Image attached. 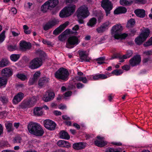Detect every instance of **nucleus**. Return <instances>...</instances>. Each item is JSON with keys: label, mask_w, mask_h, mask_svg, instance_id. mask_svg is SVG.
Instances as JSON below:
<instances>
[{"label": "nucleus", "mask_w": 152, "mask_h": 152, "mask_svg": "<svg viewBox=\"0 0 152 152\" xmlns=\"http://www.w3.org/2000/svg\"><path fill=\"white\" fill-rule=\"evenodd\" d=\"M42 64V60L38 58H36L33 59L30 62L29 67L31 69H34L39 67Z\"/></svg>", "instance_id": "obj_9"}, {"label": "nucleus", "mask_w": 152, "mask_h": 152, "mask_svg": "<svg viewBox=\"0 0 152 152\" xmlns=\"http://www.w3.org/2000/svg\"><path fill=\"white\" fill-rule=\"evenodd\" d=\"M121 56H120L118 54H114L113 56L110 59H113L117 58H119V59H121Z\"/></svg>", "instance_id": "obj_62"}, {"label": "nucleus", "mask_w": 152, "mask_h": 152, "mask_svg": "<svg viewBox=\"0 0 152 152\" xmlns=\"http://www.w3.org/2000/svg\"><path fill=\"white\" fill-rule=\"evenodd\" d=\"M104 15L103 14L101 13H99V14L98 19V21L100 22L103 19V18Z\"/></svg>", "instance_id": "obj_58"}, {"label": "nucleus", "mask_w": 152, "mask_h": 152, "mask_svg": "<svg viewBox=\"0 0 152 152\" xmlns=\"http://www.w3.org/2000/svg\"><path fill=\"white\" fill-rule=\"evenodd\" d=\"M72 147L74 149L78 150L83 148L85 146L83 143L80 142L74 143Z\"/></svg>", "instance_id": "obj_24"}, {"label": "nucleus", "mask_w": 152, "mask_h": 152, "mask_svg": "<svg viewBox=\"0 0 152 152\" xmlns=\"http://www.w3.org/2000/svg\"><path fill=\"white\" fill-rule=\"evenodd\" d=\"M120 4L123 5H128L131 4L133 2L131 0H120Z\"/></svg>", "instance_id": "obj_35"}, {"label": "nucleus", "mask_w": 152, "mask_h": 152, "mask_svg": "<svg viewBox=\"0 0 152 152\" xmlns=\"http://www.w3.org/2000/svg\"><path fill=\"white\" fill-rule=\"evenodd\" d=\"M79 57L80 59L85 61L88 62L91 59L86 54V52L85 51H79Z\"/></svg>", "instance_id": "obj_20"}, {"label": "nucleus", "mask_w": 152, "mask_h": 152, "mask_svg": "<svg viewBox=\"0 0 152 152\" xmlns=\"http://www.w3.org/2000/svg\"><path fill=\"white\" fill-rule=\"evenodd\" d=\"M55 94L53 92H50L48 93V95H44L42 97V99L45 102H47L52 100L55 96Z\"/></svg>", "instance_id": "obj_19"}, {"label": "nucleus", "mask_w": 152, "mask_h": 152, "mask_svg": "<svg viewBox=\"0 0 152 152\" xmlns=\"http://www.w3.org/2000/svg\"><path fill=\"white\" fill-rule=\"evenodd\" d=\"M79 29V26L78 25H76L73 28L72 30L74 31H72V32L71 33L74 34H76L77 33L76 31H77Z\"/></svg>", "instance_id": "obj_48"}, {"label": "nucleus", "mask_w": 152, "mask_h": 152, "mask_svg": "<svg viewBox=\"0 0 152 152\" xmlns=\"http://www.w3.org/2000/svg\"><path fill=\"white\" fill-rule=\"evenodd\" d=\"M42 108L40 107H35L34 109V113L35 115L36 116H40L43 114V112L42 110Z\"/></svg>", "instance_id": "obj_28"}, {"label": "nucleus", "mask_w": 152, "mask_h": 152, "mask_svg": "<svg viewBox=\"0 0 152 152\" xmlns=\"http://www.w3.org/2000/svg\"><path fill=\"white\" fill-rule=\"evenodd\" d=\"M7 82V78L2 77H0V86H3L4 87L6 86Z\"/></svg>", "instance_id": "obj_33"}, {"label": "nucleus", "mask_w": 152, "mask_h": 152, "mask_svg": "<svg viewBox=\"0 0 152 152\" xmlns=\"http://www.w3.org/2000/svg\"><path fill=\"white\" fill-rule=\"evenodd\" d=\"M24 97V94L22 92L18 93L14 97L12 102L15 104H17L22 100Z\"/></svg>", "instance_id": "obj_16"}, {"label": "nucleus", "mask_w": 152, "mask_h": 152, "mask_svg": "<svg viewBox=\"0 0 152 152\" xmlns=\"http://www.w3.org/2000/svg\"><path fill=\"white\" fill-rule=\"evenodd\" d=\"M37 80L35 79L33 77L30 79L29 81V83L30 85H32L34 84L37 81Z\"/></svg>", "instance_id": "obj_53"}, {"label": "nucleus", "mask_w": 152, "mask_h": 152, "mask_svg": "<svg viewBox=\"0 0 152 152\" xmlns=\"http://www.w3.org/2000/svg\"><path fill=\"white\" fill-rule=\"evenodd\" d=\"M5 126L7 132L10 133L14 131V128L12 123L7 121L5 123Z\"/></svg>", "instance_id": "obj_22"}, {"label": "nucleus", "mask_w": 152, "mask_h": 152, "mask_svg": "<svg viewBox=\"0 0 152 152\" xmlns=\"http://www.w3.org/2000/svg\"><path fill=\"white\" fill-rule=\"evenodd\" d=\"M44 124L45 127L50 130H55L56 126V124L53 121L50 120H47L44 121Z\"/></svg>", "instance_id": "obj_13"}, {"label": "nucleus", "mask_w": 152, "mask_h": 152, "mask_svg": "<svg viewBox=\"0 0 152 152\" xmlns=\"http://www.w3.org/2000/svg\"><path fill=\"white\" fill-rule=\"evenodd\" d=\"M122 68L124 70L128 71L130 69V66L128 65H125L122 66Z\"/></svg>", "instance_id": "obj_55"}, {"label": "nucleus", "mask_w": 152, "mask_h": 152, "mask_svg": "<svg viewBox=\"0 0 152 152\" xmlns=\"http://www.w3.org/2000/svg\"><path fill=\"white\" fill-rule=\"evenodd\" d=\"M84 85L81 83H79L77 84L76 86L77 88L80 89L82 88Z\"/></svg>", "instance_id": "obj_61"}, {"label": "nucleus", "mask_w": 152, "mask_h": 152, "mask_svg": "<svg viewBox=\"0 0 152 152\" xmlns=\"http://www.w3.org/2000/svg\"><path fill=\"white\" fill-rule=\"evenodd\" d=\"M150 33V31L149 29H145L140 34L139 37L135 39V41L136 43L138 45H141L148 37Z\"/></svg>", "instance_id": "obj_6"}, {"label": "nucleus", "mask_w": 152, "mask_h": 152, "mask_svg": "<svg viewBox=\"0 0 152 152\" xmlns=\"http://www.w3.org/2000/svg\"><path fill=\"white\" fill-rule=\"evenodd\" d=\"M42 42L45 44H47L48 45H51V42L50 41L47 40L45 39L42 40Z\"/></svg>", "instance_id": "obj_57"}, {"label": "nucleus", "mask_w": 152, "mask_h": 152, "mask_svg": "<svg viewBox=\"0 0 152 152\" xmlns=\"http://www.w3.org/2000/svg\"><path fill=\"white\" fill-rule=\"evenodd\" d=\"M16 76L18 78L23 81L27 79L26 76L22 74L18 73L16 75Z\"/></svg>", "instance_id": "obj_41"}, {"label": "nucleus", "mask_w": 152, "mask_h": 152, "mask_svg": "<svg viewBox=\"0 0 152 152\" xmlns=\"http://www.w3.org/2000/svg\"><path fill=\"white\" fill-rule=\"evenodd\" d=\"M58 38L61 41L63 40L65 38V35L64 32L62 33L61 35L59 36Z\"/></svg>", "instance_id": "obj_56"}, {"label": "nucleus", "mask_w": 152, "mask_h": 152, "mask_svg": "<svg viewBox=\"0 0 152 152\" xmlns=\"http://www.w3.org/2000/svg\"><path fill=\"white\" fill-rule=\"evenodd\" d=\"M136 15L140 18H143L145 15V11L143 9H137L134 11Z\"/></svg>", "instance_id": "obj_21"}, {"label": "nucleus", "mask_w": 152, "mask_h": 152, "mask_svg": "<svg viewBox=\"0 0 152 152\" xmlns=\"http://www.w3.org/2000/svg\"><path fill=\"white\" fill-rule=\"evenodd\" d=\"M94 80H96L100 79L99 74H96L94 75L93 77Z\"/></svg>", "instance_id": "obj_60"}, {"label": "nucleus", "mask_w": 152, "mask_h": 152, "mask_svg": "<svg viewBox=\"0 0 152 152\" xmlns=\"http://www.w3.org/2000/svg\"><path fill=\"white\" fill-rule=\"evenodd\" d=\"M76 80L80 81H82L83 83H86L87 82V78L86 77H82L80 76H77L76 77Z\"/></svg>", "instance_id": "obj_39"}, {"label": "nucleus", "mask_w": 152, "mask_h": 152, "mask_svg": "<svg viewBox=\"0 0 152 152\" xmlns=\"http://www.w3.org/2000/svg\"><path fill=\"white\" fill-rule=\"evenodd\" d=\"M152 45V37L149 40L144 44V46L145 47L148 46Z\"/></svg>", "instance_id": "obj_47"}, {"label": "nucleus", "mask_w": 152, "mask_h": 152, "mask_svg": "<svg viewBox=\"0 0 152 152\" xmlns=\"http://www.w3.org/2000/svg\"><path fill=\"white\" fill-rule=\"evenodd\" d=\"M50 78L47 77H41L38 83V86L40 87H45L49 82Z\"/></svg>", "instance_id": "obj_15"}, {"label": "nucleus", "mask_w": 152, "mask_h": 152, "mask_svg": "<svg viewBox=\"0 0 152 152\" xmlns=\"http://www.w3.org/2000/svg\"><path fill=\"white\" fill-rule=\"evenodd\" d=\"M9 64V62L7 59H2L0 62V67H4L7 66Z\"/></svg>", "instance_id": "obj_34"}, {"label": "nucleus", "mask_w": 152, "mask_h": 152, "mask_svg": "<svg viewBox=\"0 0 152 152\" xmlns=\"http://www.w3.org/2000/svg\"><path fill=\"white\" fill-rule=\"evenodd\" d=\"M69 24V22H66L63 24L60 25L53 31V34L57 35L61 33Z\"/></svg>", "instance_id": "obj_18"}, {"label": "nucleus", "mask_w": 152, "mask_h": 152, "mask_svg": "<svg viewBox=\"0 0 152 152\" xmlns=\"http://www.w3.org/2000/svg\"><path fill=\"white\" fill-rule=\"evenodd\" d=\"M8 50L10 51H13L17 50L18 48L16 45H10L8 47Z\"/></svg>", "instance_id": "obj_45"}, {"label": "nucleus", "mask_w": 152, "mask_h": 152, "mask_svg": "<svg viewBox=\"0 0 152 152\" xmlns=\"http://www.w3.org/2000/svg\"><path fill=\"white\" fill-rule=\"evenodd\" d=\"M133 53V51L132 50H128L126 52L125 54L121 56V59H126L130 58L132 56Z\"/></svg>", "instance_id": "obj_29"}, {"label": "nucleus", "mask_w": 152, "mask_h": 152, "mask_svg": "<svg viewBox=\"0 0 152 152\" xmlns=\"http://www.w3.org/2000/svg\"><path fill=\"white\" fill-rule=\"evenodd\" d=\"M5 32V31H3L0 34V43L2 42L4 40Z\"/></svg>", "instance_id": "obj_46"}, {"label": "nucleus", "mask_w": 152, "mask_h": 152, "mask_svg": "<svg viewBox=\"0 0 152 152\" xmlns=\"http://www.w3.org/2000/svg\"><path fill=\"white\" fill-rule=\"evenodd\" d=\"M63 119L64 120H69L70 119V118L66 115H63L62 116Z\"/></svg>", "instance_id": "obj_63"}, {"label": "nucleus", "mask_w": 152, "mask_h": 152, "mask_svg": "<svg viewBox=\"0 0 152 152\" xmlns=\"http://www.w3.org/2000/svg\"><path fill=\"white\" fill-rule=\"evenodd\" d=\"M90 15L88 7L85 5L80 6L77 11V16L79 18H85Z\"/></svg>", "instance_id": "obj_5"}, {"label": "nucleus", "mask_w": 152, "mask_h": 152, "mask_svg": "<svg viewBox=\"0 0 152 152\" xmlns=\"http://www.w3.org/2000/svg\"><path fill=\"white\" fill-rule=\"evenodd\" d=\"M101 6L104 10L107 16L110 13V11L113 8V5L109 0H103L102 1Z\"/></svg>", "instance_id": "obj_7"}, {"label": "nucleus", "mask_w": 152, "mask_h": 152, "mask_svg": "<svg viewBox=\"0 0 152 152\" xmlns=\"http://www.w3.org/2000/svg\"><path fill=\"white\" fill-rule=\"evenodd\" d=\"M29 133L37 136H41L44 133V131L41 126L37 123L30 122L28 126Z\"/></svg>", "instance_id": "obj_1"}, {"label": "nucleus", "mask_w": 152, "mask_h": 152, "mask_svg": "<svg viewBox=\"0 0 152 152\" xmlns=\"http://www.w3.org/2000/svg\"><path fill=\"white\" fill-rule=\"evenodd\" d=\"M76 6L72 4L64 7L60 12L59 15L62 18L69 16L72 15L75 11Z\"/></svg>", "instance_id": "obj_3"}, {"label": "nucleus", "mask_w": 152, "mask_h": 152, "mask_svg": "<svg viewBox=\"0 0 152 152\" xmlns=\"http://www.w3.org/2000/svg\"><path fill=\"white\" fill-rule=\"evenodd\" d=\"M20 46V49L23 51L29 50L31 47V45L30 43L25 41H21Z\"/></svg>", "instance_id": "obj_17"}, {"label": "nucleus", "mask_w": 152, "mask_h": 152, "mask_svg": "<svg viewBox=\"0 0 152 152\" xmlns=\"http://www.w3.org/2000/svg\"><path fill=\"white\" fill-rule=\"evenodd\" d=\"M1 74L3 77L7 78L12 75L13 71L12 69L6 67L2 70Z\"/></svg>", "instance_id": "obj_14"}, {"label": "nucleus", "mask_w": 152, "mask_h": 152, "mask_svg": "<svg viewBox=\"0 0 152 152\" xmlns=\"http://www.w3.org/2000/svg\"><path fill=\"white\" fill-rule=\"evenodd\" d=\"M64 142H65L64 140H60L57 142V144L59 146L63 147Z\"/></svg>", "instance_id": "obj_52"}, {"label": "nucleus", "mask_w": 152, "mask_h": 152, "mask_svg": "<svg viewBox=\"0 0 152 152\" xmlns=\"http://www.w3.org/2000/svg\"><path fill=\"white\" fill-rule=\"evenodd\" d=\"M58 22V20L55 18L50 20L43 26V28L44 30L47 31L53 28Z\"/></svg>", "instance_id": "obj_10"}, {"label": "nucleus", "mask_w": 152, "mask_h": 152, "mask_svg": "<svg viewBox=\"0 0 152 152\" xmlns=\"http://www.w3.org/2000/svg\"><path fill=\"white\" fill-rule=\"evenodd\" d=\"M121 150L119 149H114L113 148H108L105 151L106 152H121Z\"/></svg>", "instance_id": "obj_40"}, {"label": "nucleus", "mask_w": 152, "mask_h": 152, "mask_svg": "<svg viewBox=\"0 0 152 152\" xmlns=\"http://www.w3.org/2000/svg\"><path fill=\"white\" fill-rule=\"evenodd\" d=\"M97 20L95 18H92L89 20V21L87 23V25L91 27L95 26Z\"/></svg>", "instance_id": "obj_32"}, {"label": "nucleus", "mask_w": 152, "mask_h": 152, "mask_svg": "<svg viewBox=\"0 0 152 152\" xmlns=\"http://www.w3.org/2000/svg\"><path fill=\"white\" fill-rule=\"evenodd\" d=\"M126 9L124 7H121L116 9L114 11V13L118 14L120 13H125L126 12Z\"/></svg>", "instance_id": "obj_25"}, {"label": "nucleus", "mask_w": 152, "mask_h": 152, "mask_svg": "<svg viewBox=\"0 0 152 152\" xmlns=\"http://www.w3.org/2000/svg\"><path fill=\"white\" fill-rule=\"evenodd\" d=\"M37 100V98L35 96H33L30 99V102L33 105L36 103Z\"/></svg>", "instance_id": "obj_49"}, {"label": "nucleus", "mask_w": 152, "mask_h": 152, "mask_svg": "<svg viewBox=\"0 0 152 152\" xmlns=\"http://www.w3.org/2000/svg\"><path fill=\"white\" fill-rule=\"evenodd\" d=\"M40 72L39 71H38L35 72L33 78L37 80L38 78L40 75Z\"/></svg>", "instance_id": "obj_50"}, {"label": "nucleus", "mask_w": 152, "mask_h": 152, "mask_svg": "<svg viewBox=\"0 0 152 152\" xmlns=\"http://www.w3.org/2000/svg\"><path fill=\"white\" fill-rule=\"evenodd\" d=\"M27 101H23L19 106L20 108L23 109L29 108Z\"/></svg>", "instance_id": "obj_43"}, {"label": "nucleus", "mask_w": 152, "mask_h": 152, "mask_svg": "<svg viewBox=\"0 0 152 152\" xmlns=\"http://www.w3.org/2000/svg\"><path fill=\"white\" fill-rule=\"evenodd\" d=\"M123 27L121 24H116L113 26L111 29V33L115 39H124L126 38L128 35L126 34H121Z\"/></svg>", "instance_id": "obj_2"}, {"label": "nucleus", "mask_w": 152, "mask_h": 152, "mask_svg": "<svg viewBox=\"0 0 152 152\" xmlns=\"http://www.w3.org/2000/svg\"><path fill=\"white\" fill-rule=\"evenodd\" d=\"M80 42L78 38L75 36H71L69 37L66 43V47L69 48H73L72 45H77Z\"/></svg>", "instance_id": "obj_8"}, {"label": "nucleus", "mask_w": 152, "mask_h": 152, "mask_svg": "<svg viewBox=\"0 0 152 152\" xmlns=\"http://www.w3.org/2000/svg\"><path fill=\"white\" fill-rule=\"evenodd\" d=\"M141 61V57L140 55H136L130 59L129 62L132 66H134L139 65Z\"/></svg>", "instance_id": "obj_12"}, {"label": "nucleus", "mask_w": 152, "mask_h": 152, "mask_svg": "<svg viewBox=\"0 0 152 152\" xmlns=\"http://www.w3.org/2000/svg\"><path fill=\"white\" fill-rule=\"evenodd\" d=\"M46 2L50 8L55 7L59 3L58 0H48Z\"/></svg>", "instance_id": "obj_23"}, {"label": "nucleus", "mask_w": 152, "mask_h": 152, "mask_svg": "<svg viewBox=\"0 0 152 152\" xmlns=\"http://www.w3.org/2000/svg\"><path fill=\"white\" fill-rule=\"evenodd\" d=\"M22 139L21 137L20 136H15L13 140V142L14 143H20Z\"/></svg>", "instance_id": "obj_38"}, {"label": "nucleus", "mask_w": 152, "mask_h": 152, "mask_svg": "<svg viewBox=\"0 0 152 152\" xmlns=\"http://www.w3.org/2000/svg\"><path fill=\"white\" fill-rule=\"evenodd\" d=\"M55 77L58 79L66 80L69 75L67 69L63 67L59 68L55 73Z\"/></svg>", "instance_id": "obj_4"}, {"label": "nucleus", "mask_w": 152, "mask_h": 152, "mask_svg": "<svg viewBox=\"0 0 152 152\" xmlns=\"http://www.w3.org/2000/svg\"><path fill=\"white\" fill-rule=\"evenodd\" d=\"M99 78L100 79H104L107 78L108 76L107 75L104 74H99Z\"/></svg>", "instance_id": "obj_54"}, {"label": "nucleus", "mask_w": 152, "mask_h": 152, "mask_svg": "<svg viewBox=\"0 0 152 152\" xmlns=\"http://www.w3.org/2000/svg\"><path fill=\"white\" fill-rule=\"evenodd\" d=\"M95 144L99 147H102L107 145V142L103 140H96L94 141Z\"/></svg>", "instance_id": "obj_27"}, {"label": "nucleus", "mask_w": 152, "mask_h": 152, "mask_svg": "<svg viewBox=\"0 0 152 152\" xmlns=\"http://www.w3.org/2000/svg\"><path fill=\"white\" fill-rule=\"evenodd\" d=\"M19 58L20 56L19 54H13L10 56L11 59L14 61H17Z\"/></svg>", "instance_id": "obj_42"}, {"label": "nucleus", "mask_w": 152, "mask_h": 152, "mask_svg": "<svg viewBox=\"0 0 152 152\" xmlns=\"http://www.w3.org/2000/svg\"><path fill=\"white\" fill-rule=\"evenodd\" d=\"M135 24V20L132 18L131 19L128 21L126 27L129 28L132 27Z\"/></svg>", "instance_id": "obj_36"}, {"label": "nucleus", "mask_w": 152, "mask_h": 152, "mask_svg": "<svg viewBox=\"0 0 152 152\" xmlns=\"http://www.w3.org/2000/svg\"><path fill=\"white\" fill-rule=\"evenodd\" d=\"M59 136L62 139L68 140L70 138L68 133L64 131H62L60 132Z\"/></svg>", "instance_id": "obj_26"}, {"label": "nucleus", "mask_w": 152, "mask_h": 152, "mask_svg": "<svg viewBox=\"0 0 152 152\" xmlns=\"http://www.w3.org/2000/svg\"><path fill=\"white\" fill-rule=\"evenodd\" d=\"M111 23L109 21H106L103 23L100 26L98 27L96 30L99 33H103L108 29L111 26Z\"/></svg>", "instance_id": "obj_11"}, {"label": "nucleus", "mask_w": 152, "mask_h": 152, "mask_svg": "<svg viewBox=\"0 0 152 152\" xmlns=\"http://www.w3.org/2000/svg\"><path fill=\"white\" fill-rule=\"evenodd\" d=\"M0 101L4 104H7L9 100L7 96L4 95L0 97Z\"/></svg>", "instance_id": "obj_37"}, {"label": "nucleus", "mask_w": 152, "mask_h": 152, "mask_svg": "<svg viewBox=\"0 0 152 152\" xmlns=\"http://www.w3.org/2000/svg\"><path fill=\"white\" fill-rule=\"evenodd\" d=\"M72 92L70 91H69L66 92L64 94V96L67 97L70 96L72 94Z\"/></svg>", "instance_id": "obj_59"}, {"label": "nucleus", "mask_w": 152, "mask_h": 152, "mask_svg": "<svg viewBox=\"0 0 152 152\" xmlns=\"http://www.w3.org/2000/svg\"><path fill=\"white\" fill-rule=\"evenodd\" d=\"M77 18H78V21L80 23L83 24L84 23V21L83 19L84 18H80L78 17Z\"/></svg>", "instance_id": "obj_64"}, {"label": "nucleus", "mask_w": 152, "mask_h": 152, "mask_svg": "<svg viewBox=\"0 0 152 152\" xmlns=\"http://www.w3.org/2000/svg\"><path fill=\"white\" fill-rule=\"evenodd\" d=\"M37 53L39 57V58L41 59L42 60H42H45L46 54L44 51L39 50H37Z\"/></svg>", "instance_id": "obj_31"}, {"label": "nucleus", "mask_w": 152, "mask_h": 152, "mask_svg": "<svg viewBox=\"0 0 152 152\" xmlns=\"http://www.w3.org/2000/svg\"><path fill=\"white\" fill-rule=\"evenodd\" d=\"M123 73V71L121 69H115L113 71L112 73L116 75H119Z\"/></svg>", "instance_id": "obj_44"}, {"label": "nucleus", "mask_w": 152, "mask_h": 152, "mask_svg": "<svg viewBox=\"0 0 152 152\" xmlns=\"http://www.w3.org/2000/svg\"><path fill=\"white\" fill-rule=\"evenodd\" d=\"M48 2H46L41 7V10L43 12H46L48 9H50L47 4Z\"/></svg>", "instance_id": "obj_30"}, {"label": "nucleus", "mask_w": 152, "mask_h": 152, "mask_svg": "<svg viewBox=\"0 0 152 152\" xmlns=\"http://www.w3.org/2000/svg\"><path fill=\"white\" fill-rule=\"evenodd\" d=\"M71 147V145L69 142L65 141V142L64 143L63 147L69 148Z\"/></svg>", "instance_id": "obj_51"}]
</instances>
